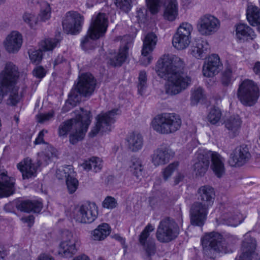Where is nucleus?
<instances>
[{"mask_svg": "<svg viewBox=\"0 0 260 260\" xmlns=\"http://www.w3.org/2000/svg\"><path fill=\"white\" fill-rule=\"evenodd\" d=\"M98 207L94 202H87L76 208L72 217L76 222L81 223H91L98 217Z\"/></svg>", "mask_w": 260, "mask_h": 260, "instance_id": "nucleus-14", "label": "nucleus"}, {"mask_svg": "<svg viewBox=\"0 0 260 260\" xmlns=\"http://www.w3.org/2000/svg\"><path fill=\"white\" fill-rule=\"evenodd\" d=\"M210 161V168L217 177H221L225 173L224 158L217 152L200 149L195 154L193 170L197 175H202L207 171Z\"/></svg>", "mask_w": 260, "mask_h": 260, "instance_id": "nucleus-4", "label": "nucleus"}, {"mask_svg": "<svg viewBox=\"0 0 260 260\" xmlns=\"http://www.w3.org/2000/svg\"><path fill=\"white\" fill-rule=\"evenodd\" d=\"M204 97V92L201 87H198L191 92V101L192 104H196Z\"/></svg>", "mask_w": 260, "mask_h": 260, "instance_id": "nucleus-44", "label": "nucleus"}, {"mask_svg": "<svg viewBox=\"0 0 260 260\" xmlns=\"http://www.w3.org/2000/svg\"><path fill=\"white\" fill-rule=\"evenodd\" d=\"M23 43L21 34L16 30L9 32L4 40L3 45L5 49L10 53H16L21 48Z\"/></svg>", "mask_w": 260, "mask_h": 260, "instance_id": "nucleus-23", "label": "nucleus"}, {"mask_svg": "<svg viewBox=\"0 0 260 260\" xmlns=\"http://www.w3.org/2000/svg\"><path fill=\"white\" fill-rule=\"evenodd\" d=\"M237 96L243 105L253 106L259 97V87L256 83L251 80H244L239 84Z\"/></svg>", "mask_w": 260, "mask_h": 260, "instance_id": "nucleus-10", "label": "nucleus"}, {"mask_svg": "<svg viewBox=\"0 0 260 260\" xmlns=\"http://www.w3.org/2000/svg\"><path fill=\"white\" fill-rule=\"evenodd\" d=\"M233 34L238 42H245L254 40L257 35L255 31L245 23H239L234 26Z\"/></svg>", "mask_w": 260, "mask_h": 260, "instance_id": "nucleus-21", "label": "nucleus"}, {"mask_svg": "<svg viewBox=\"0 0 260 260\" xmlns=\"http://www.w3.org/2000/svg\"><path fill=\"white\" fill-rule=\"evenodd\" d=\"M184 65L183 61L174 55H164L157 61L155 70L166 80L165 90L168 94H177L191 84V78L182 71Z\"/></svg>", "mask_w": 260, "mask_h": 260, "instance_id": "nucleus-1", "label": "nucleus"}, {"mask_svg": "<svg viewBox=\"0 0 260 260\" xmlns=\"http://www.w3.org/2000/svg\"><path fill=\"white\" fill-rule=\"evenodd\" d=\"M95 86V80L91 74L86 73L80 76L76 87L72 90L64 109L69 106L76 105L81 101V95L85 96L90 95L94 90Z\"/></svg>", "mask_w": 260, "mask_h": 260, "instance_id": "nucleus-7", "label": "nucleus"}, {"mask_svg": "<svg viewBox=\"0 0 260 260\" xmlns=\"http://www.w3.org/2000/svg\"><path fill=\"white\" fill-rule=\"evenodd\" d=\"M102 205L105 208L111 209L116 207L117 202L114 198L108 196L103 201Z\"/></svg>", "mask_w": 260, "mask_h": 260, "instance_id": "nucleus-47", "label": "nucleus"}, {"mask_svg": "<svg viewBox=\"0 0 260 260\" xmlns=\"http://www.w3.org/2000/svg\"><path fill=\"white\" fill-rule=\"evenodd\" d=\"M38 260H54L53 257L51 256L46 254H42L40 255V256L38 257Z\"/></svg>", "mask_w": 260, "mask_h": 260, "instance_id": "nucleus-58", "label": "nucleus"}, {"mask_svg": "<svg viewBox=\"0 0 260 260\" xmlns=\"http://www.w3.org/2000/svg\"><path fill=\"white\" fill-rule=\"evenodd\" d=\"M222 236L217 233H211L206 234L202 239V244L204 247L209 245L211 248L222 253H229L232 252L228 250L226 246L221 242Z\"/></svg>", "mask_w": 260, "mask_h": 260, "instance_id": "nucleus-22", "label": "nucleus"}, {"mask_svg": "<svg viewBox=\"0 0 260 260\" xmlns=\"http://www.w3.org/2000/svg\"><path fill=\"white\" fill-rule=\"evenodd\" d=\"M249 248L248 251H246L242 255L237 257L236 260H252L255 255L253 251L255 247V241L253 239L251 240L250 244L247 246Z\"/></svg>", "mask_w": 260, "mask_h": 260, "instance_id": "nucleus-39", "label": "nucleus"}, {"mask_svg": "<svg viewBox=\"0 0 260 260\" xmlns=\"http://www.w3.org/2000/svg\"><path fill=\"white\" fill-rule=\"evenodd\" d=\"M209 49L208 43L203 40H199L191 46L190 51L192 56L197 59L202 58Z\"/></svg>", "mask_w": 260, "mask_h": 260, "instance_id": "nucleus-29", "label": "nucleus"}, {"mask_svg": "<svg viewBox=\"0 0 260 260\" xmlns=\"http://www.w3.org/2000/svg\"><path fill=\"white\" fill-rule=\"evenodd\" d=\"M114 3L117 7L123 12H128L131 9L130 0H115Z\"/></svg>", "mask_w": 260, "mask_h": 260, "instance_id": "nucleus-43", "label": "nucleus"}, {"mask_svg": "<svg viewBox=\"0 0 260 260\" xmlns=\"http://www.w3.org/2000/svg\"><path fill=\"white\" fill-rule=\"evenodd\" d=\"M86 5H87V6L88 7H89H89H92V6H93V5H92V4H89V0H88L87 2V3H86Z\"/></svg>", "mask_w": 260, "mask_h": 260, "instance_id": "nucleus-62", "label": "nucleus"}, {"mask_svg": "<svg viewBox=\"0 0 260 260\" xmlns=\"http://www.w3.org/2000/svg\"><path fill=\"white\" fill-rule=\"evenodd\" d=\"M53 116V113L49 112L47 113L41 114L38 116V120L40 122H43L50 119Z\"/></svg>", "mask_w": 260, "mask_h": 260, "instance_id": "nucleus-51", "label": "nucleus"}, {"mask_svg": "<svg viewBox=\"0 0 260 260\" xmlns=\"http://www.w3.org/2000/svg\"><path fill=\"white\" fill-rule=\"evenodd\" d=\"M46 72L45 69L40 66L36 67L33 71V75L36 78H43L46 75Z\"/></svg>", "mask_w": 260, "mask_h": 260, "instance_id": "nucleus-50", "label": "nucleus"}, {"mask_svg": "<svg viewBox=\"0 0 260 260\" xmlns=\"http://www.w3.org/2000/svg\"><path fill=\"white\" fill-rule=\"evenodd\" d=\"M193 26L187 22H182L174 34L172 43L173 46L177 50L181 51L187 48L191 41Z\"/></svg>", "mask_w": 260, "mask_h": 260, "instance_id": "nucleus-13", "label": "nucleus"}, {"mask_svg": "<svg viewBox=\"0 0 260 260\" xmlns=\"http://www.w3.org/2000/svg\"><path fill=\"white\" fill-rule=\"evenodd\" d=\"M147 79L146 73L145 71L140 72L138 78V91L139 93L142 95L146 93Z\"/></svg>", "mask_w": 260, "mask_h": 260, "instance_id": "nucleus-37", "label": "nucleus"}, {"mask_svg": "<svg viewBox=\"0 0 260 260\" xmlns=\"http://www.w3.org/2000/svg\"><path fill=\"white\" fill-rule=\"evenodd\" d=\"M24 222L28 223V225L30 226L34 223V218L32 216H29L27 218H23Z\"/></svg>", "mask_w": 260, "mask_h": 260, "instance_id": "nucleus-59", "label": "nucleus"}, {"mask_svg": "<svg viewBox=\"0 0 260 260\" xmlns=\"http://www.w3.org/2000/svg\"><path fill=\"white\" fill-rule=\"evenodd\" d=\"M246 18L252 26L260 25V9L251 3H248L246 9Z\"/></svg>", "mask_w": 260, "mask_h": 260, "instance_id": "nucleus-28", "label": "nucleus"}, {"mask_svg": "<svg viewBox=\"0 0 260 260\" xmlns=\"http://www.w3.org/2000/svg\"><path fill=\"white\" fill-rule=\"evenodd\" d=\"M71 260H90V259L87 255L81 254L75 256Z\"/></svg>", "mask_w": 260, "mask_h": 260, "instance_id": "nucleus-56", "label": "nucleus"}, {"mask_svg": "<svg viewBox=\"0 0 260 260\" xmlns=\"http://www.w3.org/2000/svg\"><path fill=\"white\" fill-rule=\"evenodd\" d=\"M74 116V118L61 124L58 129V134L60 137L66 136L68 132H71L69 140L73 144L83 139L91 120L90 112L82 109L76 110Z\"/></svg>", "mask_w": 260, "mask_h": 260, "instance_id": "nucleus-3", "label": "nucleus"}, {"mask_svg": "<svg viewBox=\"0 0 260 260\" xmlns=\"http://www.w3.org/2000/svg\"><path fill=\"white\" fill-rule=\"evenodd\" d=\"M23 20L31 28H35L39 23V18L31 12H25L22 16Z\"/></svg>", "mask_w": 260, "mask_h": 260, "instance_id": "nucleus-42", "label": "nucleus"}, {"mask_svg": "<svg viewBox=\"0 0 260 260\" xmlns=\"http://www.w3.org/2000/svg\"><path fill=\"white\" fill-rule=\"evenodd\" d=\"M179 233L176 223L170 219L162 220L157 231V239L162 242H167L175 238Z\"/></svg>", "mask_w": 260, "mask_h": 260, "instance_id": "nucleus-16", "label": "nucleus"}, {"mask_svg": "<svg viewBox=\"0 0 260 260\" xmlns=\"http://www.w3.org/2000/svg\"><path fill=\"white\" fill-rule=\"evenodd\" d=\"M43 148L45 151L38 153L37 162L29 158H26L18 164L17 168L21 172L23 179L36 177L41 165L44 162L48 164V160L53 156L54 149L52 146L46 144Z\"/></svg>", "mask_w": 260, "mask_h": 260, "instance_id": "nucleus-6", "label": "nucleus"}, {"mask_svg": "<svg viewBox=\"0 0 260 260\" xmlns=\"http://www.w3.org/2000/svg\"><path fill=\"white\" fill-rule=\"evenodd\" d=\"M222 64L218 54H212L204 61L202 73L206 77H213L219 72Z\"/></svg>", "mask_w": 260, "mask_h": 260, "instance_id": "nucleus-20", "label": "nucleus"}, {"mask_svg": "<svg viewBox=\"0 0 260 260\" xmlns=\"http://www.w3.org/2000/svg\"><path fill=\"white\" fill-rule=\"evenodd\" d=\"M81 166L82 168L86 171H89L92 169L91 158L88 160H85L82 164Z\"/></svg>", "mask_w": 260, "mask_h": 260, "instance_id": "nucleus-54", "label": "nucleus"}, {"mask_svg": "<svg viewBox=\"0 0 260 260\" xmlns=\"http://www.w3.org/2000/svg\"><path fill=\"white\" fill-rule=\"evenodd\" d=\"M56 176L58 179L66 178L67 188L70 193H74L78 188V181L75 177V172L72 166L59 167L56 172Z\"/></svg>", "mask_w": 260, "mask_h": 260, "instance_id": "nucleus-18", "label": "nucleus"}, {"mask_svg": "<svg viewBox=\"0 0 260 260\" xmlns=\"http://www.w3.org/2000/svg\"><path fill=\"white\" fill-rule=\"evenodd\" d=\"M250 156L247 147H238L231 154L229 160V165L234 167L242 166L248 160Z\"/></svg>", "mask_w": 260, "mask_h": 260, "instance_id": "nucleus-24", "label": "nucleus"}, {"mask_svg": "<svg viewBox=\"0 0 260 260\" xmlns=\"http://www.w3.org/2000/svg\"><path fill=\"white\" fill-rule=\"evenodd\" d=\"M146 3L151 13L155 14L158 12L160 8L159 0H146Z\"/></svg>", "mask_w": 260, "mask_h": 260, "instance_id": "nucleus-45", "label": "nucleus"}, {"mask_svg": "<svg viewBox=\"0 0 260 260\" xmlns=\"http://www.w3.org/2000/svg\"><path fill=\"white\" fill-rule=\"evenodd\" d=\"M154 229V226L151 224H148L141 233L139 242L146 248V250L148 252L147 248L150 249H153L154 247L153 242L148 239L150 233L152 232Z\"/></svg>", "mask_w": 260, "mask_h": 260, "instance_id": "nucleus-32", "label": "nucleus"}, {"mask_svg": "<svg viewBox=\"0 0 260 260\" xmlns=\"http://www.w3.org/2000/svg\"><path fill=\"white\" fill-rule=\"evenodd\" d=\"M128 44L126 43L123 46H121L117 52L110 53L108 57L107 62L114 66H121L128 56Z\"/></svg>", "mask_w": 260, "mask_h": 260, "instance_id": "nucleus-26", "label": "nucleus"}, {"mask_svg": "<svg viewBox=\"0 0 260 260\" xmlns=\"http://www.w3.org/2000/svg\"><path fill=\"white\" fill-rule=\"evenodd\" d=\"M19 208L25 212H39L42 208V201L40 199L23 201L19 205Z\"/></svg>", "mask_w": 260, "mask_h": 260, "instance_id": "nucleus-31", "label": "nucleus"}, {"mask_svg": "<svg viewBox=\"0 0 260 260\" xmlns=\"http://www.w3.org/2000/svg\"><path fill=\"white\" fill-rule=\"evenodd\" d=\"M215 198L214 189L209 186H203L198 190V199L200 202L193 204L190 210L191 222L201 226L206 219L209 209L213 204Z\"/></svg>", "mask_w": 260, "mask_h": 260, "instance_id": "nucleus-5", "label": "nucleus"}, {"mask_svg": "<svg viewBox=\"0 0 260 260\" xmlns=\"http://www.w3.org/2000/svg\"><path fill=\"white\" fill-rule=\"evenodd\" d=\"M179 14V6L177 0H165L163 11L165 20L173 22L177 19Z\"/></svg>", "mask_w": 260, "mask_h": 260, "instance_id": "nucleus-25", "label": "nucleus"}, {"mask_svg": "<svg viewBox=\"0 0 260 260\" xmlns=\"http://www.w3.org/2000/svg\"><path fill=\"white\" fill-rule=\"evenodd\" d=\"M156 36L153 33L146 35L143 41V46L141 51V62L144 66H147L153 59L152 52L156 44Z\"/></svg>", "mask_w": 260, "mask_h": 260, "instance_id": "nucleus-19", "label": "nucleus"}, {"mask_svg": "<svg viewBox=\"0 0 260 260\" xmlns=\"http://www.w3.org/2000/svg\"><path fill=\"white\" fill-rule=\"evenodd\" d=\"M257 30L260 33V25L258 26Z\"/></svg>", "mask_w": 260, "mask_h": 260, "instance_id": "nucleus-63", "label": "nucleus"}, {"mask_svg": "<svg viewBox=\"0 0 260 260\" xmlns=\"http://www.w3.org/2000/svg\"><path fill=\"white\" fill-rule=\"evenodd\" d=\"M168 158L169 154L166 150L158 149L153 154L152 162L155 166H158L165 163Z\"/></svg>", "mask_w": 260, "mask_h": 260, "instance_id": "nucleus-35", "label": "nucleus"}, {"mask_svg": "<svg viewBox=\"0 0 260 260\" xmlns=\"http://www.w3.org/2000/svg\"><path fill=\"white\" fill-rule=\"evenodd\" d=\"M220 27V20L214 15L209 14L201 16L197 23L198 31L201 35L205 36L216 33Z\"/></svg>", "mask_w": 260, "mask_h": 260, "instance_id": "nucleus-15", "label": "nucleus"}, {"mask_svg": "<svg viewBox=\"0 0 260 260\" xmlns=\"http://www.w3.org/2000/svg\"><path fill=\"white\" fill-rule=\"evenodd\" d=\"M120 113L118 109L100 113L95 118L96 122L89 134V136L93 137L96 135L102 136L110 132L112 129V124Z\"/></svg>", "mask_w": 260, "mask_h": 260, "instance_id": "nucleus-9", "label": "nucleus"}, {"mask_svg": "<svg viewBox=\"0 0 260 260\" xmlns=\"http://www.w3.org/2000/svg\"><path fill=\"white\" fill-rule=\"evenodd\" d=\"M129 168L131 172L137 178L142 176L143 168L139 159L133 158L132 159Z\"/></svg>", "mask_w": 260, "mask_h": 260, "instance_id": "nucleus-36", "label": "nucleus"}, {"mask_svg": "<svg viewBox=\"0 0 260 260\" xmlns=\"http://www.w3.org/2000/svg\"><path fill=\"white\" fill-rule=\"evenodd\" d=\"M92 169L95 172L100 171L103 166L102 160L99 157L91 158Z\"/></svg>", "mask_w": 260, "mask_h": 260, "instance_id": "nucleus-48", "label": "nucleus"}, {"mask_svg": "<svg viewBox=\"0 0 260 260\" xmlns=\"http://www.w3.org/2000/svg\"><path fill=\"white\" fill-rule=\"evenodd\" d=\"M29 58L33 63L39 62L42 58L43 53L41 49L37 50L31 51L29 52Z\"/></svg>", "mask_w": 260, "mask_h": 260, "instance_id": "nucleus-46", "label": "nucleus"}, {"mask_svg": "<svg viewBox=\"0 0 260 260\" xmlns=\"http://www.w3.org/2000/svg\"><path fill=\"white\" fill-rule=\"evenodd\" d=\"M80 245L79 238L72 232H62L61 239L57 249V254L63 258H68L76 254Z\"/></svg>", "mask_w": 260, "mask_h": 260, "instance_id": "nucleus-11", "label": "nucleus"}, {"mask_svg": "<svg viewBox=\"0 0 260 260\" xmlns=\"http://www.w3.org/2000/svg\"><path fill=\"white\" fill-rule=\"evenodd\" d=\"M181 125L178 116L165 113L155 116L151 122L152 128L161 134H169L177 131Z\"/></svg>", "mask_w": 260, "mask_h": 260, "instance_id": "nucleus-8", "label": "nucleus"}, {"mask_svg": "<svg viewBox=\"0 0 260 260\" xmlns=\"http://www.w3.org/2000/svg\"><path fill=\"white\" fill-rule=\"evenodd\" d=\"M47 133L46 131H42L40 132L38 135V136L36 139L35 143L36 144H41L43 141V137L45 133Z\"/></svg>", "mask_w": 260, "mask_h": 260, "instance_id": "nucleus-55", "label": "nucleus"}, {"mask_svg": "<svg viewBox=\"0 0 260 260\" xmlns=\"http://www.w3.org/2000/svg\"><path fill=\"white\" fill-rule=\"evenodd\" d=\"M241 222L236 219V218H231L229 219L227 221H225L223 223L231 226L236 227L239 225Z\"/></svg>", "mask_w": 260, "mask_h": 260, "instance_id": "nucleus-52", "label": "nucleus"}, {"mask_svg": "<svg viewBox=\"0 0 260 260\" xmlns=\"http://www.w3.org/2000/svg\"><path fill=\"white\" fill-rule=\"evenodd\" d=\"M178 166V163L175 162L170 165L164 171V177L166 179H167L175 170Z\"/></svg>", "mask_w": 260, "mask_h": 260, "instance_id": "nucleus-49", "label": "nucleus"}, {"mask_svg": "<svg viewBox=\"0 0 260 260\" xmlns=\"http://www.w3.org/2000/svg\"><path fill=\"white\" fill-rule=\"evenodd\" d=\"M221 117V112L218 108H213L209 112L207 119L212 124H217L220 121Z\"/></svg>", "mask_w": 260, "mask_h": 260, "instance_id": "nucleus-41", "label": "nucleus"}, {"mask_svg": "<svg viewBox=\"0 0 260 260\" xmlns=\"http://www.w3.org/2000/svg\"><path fill=\"white\" fill-rule=\"evenodd\" d=\"M252 46L254 50H256L258 48V45L257 43H253Z\"/></svg>", "mask_w": 260, "mask_h": 260, "instance_id": "nucleus-61", "label": "nucleus"}, {"mask_svg": "<svg viewBox=\"0 0 260 260\" xmlns=\"http://www.w3.org/2000/svg\"><path fill=\"white\" fill-rule=\"evenodd\" d=\"M18 77L17 68L13 63L7 64L0 73V104L8 93V103L12 105L16 104L22 96L25 89L17 85Z\"/></svg>", "mask_w": 260, "mask_h": 260, "instance_id": "nucleus-2", "label": "nucleus"}, {"mask_svg": "<svg viewBox=\"0 0 260 260\" xmlns=\"http://www.w3.org/2000/svg\"><path fill=\"white\" fill-rule=\"evenodd\" d=\"M13 120L15 122L16 124H18L19 121V118L18 115H15L13 117Z\"/></svg>", "mask_w": 260, "mask_h": 260, "instance_id": "nucleus-60", "label": "nucleus"}, {"mask_svg": "<svg viewBox=\"0 0 260 260\" xmlns=\"http://www.w3.org/2000/svg\"><path fill=\"white\" fill-rule=\"evenodd\" d=\"M5 1V0H0V5L3 3Z\"/></svg>", "mask_w": 260, "mask_h": 260, "instance_id": "nucleus-64", "label": "nucleus"}, {"mask_svg": "<svg viewBox=\"0 0 260 260\" xmlns=\"http://www.w3.org/2000/svg\"><path fill=\"white\" fill-rule=\"evenodd\" d=\"M58 41L54 38H47L40 42V49L44 51L53 50L57 45Z\"/></svg>", "mask_w": 260, "mask_h": 260, "instance_id": "nucleus-40", "label": "nucleus"}, {"mask_svg": "<svg viewBox=\"0 0 260 260\" xmlns=\"http://www.w3.org/2000/svg\"><path fill=\"white\" fill-rule=\"evenodd\" d=\"M235 67L234 66H228L223 72L220 81L224 86H228L232 84L236 79L235 74Z\"/></svg>", "mask_w": 260, "mask_h": 260, "instance_id": "nucleus-33", "label": "nucleus"}, {"mask_svg": "<svg viewBox=\"0 0 260 260\" xmlns=\"http://www.w3.org/2000/svg\"><path fill=\"white\" fill-rule=\"evenodd\" d=\"M253 70L255 74L260 75V62H257L254 64Z\"/></svg>", "mask_w": 260, "mask_h": 260, "instance_id": "nucleus-57", "label": "nucleus"}, {"mask_svg": "<svg viewBox=\"0 0 260 260\" xmlns=\"http://www.w3.org/2000/svg\"><path fill=\"white\" fill-rule=\"evenodd\" d=\"M82 21L83 18L78 12H68L62 22L63 30L68 34H75L80 31Z\"/></svg>", "mask_w": 260, "mask_h": 260, "instance_id": "nucleus-17", "label": "nucleus"}, {"mask_svg": "<svg viewBox=\"0 0 260 260\" xmlns=\"http://www.w3.org/2000/svg\"><path fill=\"white\" fill-rule=\"evenodd\" d=\"M108 27L107 17L104 13H99L92 17V22L86 37L81 41V46L83 48L89 39L95 40L103 36Z\"/></svg>", "mask_w": 260, "mask_h": 260, "instance_id": "nucleus-12", "label": "nucleus"}, {"mask_svg": "<svg viewBox=\"0 0 260 260\" xmlns=\"http://www.w3.org/2000/svg\"><path fill=\"white\" fill-rule=\"evenodd\" d=\"M51 8L50 5L46 3H43L41 5V8L39 14V20L42 22H46L51 18Z\"/></svg>", "mask_w": 260, "mask_h": 260, "instance_id": "nucleus-38", "label": "nucleus"}, {"mask_svg": "<svg viewBox=\"0 0 260 260\" xmlns=\"http://www.w3.org/2000/svg\"><path fill=\"white\" fill-rule=\"evenodd\" d=\"M111 233V228L106 223L99 224L90 232V238L94 241L104 240Z\"/></svg>", "mask_w": 260, "mask_h": 260, "instance_id": "nucleus-27", "label": "nucleus"}, {"mask_svg": "<svg viewBox=\"0 0 260 260\" xmlns=\"http://www.w3.org/2000/svg\"><path fill=\"white\" fill-rule=\"evenodd\" d=\"M146 10L144 8H140L137 12V21L138 22L142 21L145 18Z\"/></svg>", "mask_w": 260, "mask_h": 260, "instance_id": "nucleus-53", "label": "nucleus"}, {"mask_svg": "<svg viewBox=\"0 0 260 260\" xmlns=\"http://www.w3.org/2000/svg\"><path fill=\"white\" fill-rule=\"evenodd\" d=\"M242 121L239 116L231 117L225 123V127L233 134H235L240 129Z\"/></svg>", "mask_w": 260, "mask_h": 260, "instance_id": "nucleus-34", "label": "nucleus"}, {"mask_svg": "<svg viewBox=\"0 0 260 260\" xmlns=\"http://www.w3.org/2000/svg\"><path fill=\"white\" fill-rule=\"evenodd\" d=\"M126 141L129 149L133 152L139 151L143 146V137L138 132L130 134L126 139Z\"/></svg>", "mask_w": 260, "mask_h": 260, "instance_id": "nucleus-30", "label": "nucleus"}]
</instances>
